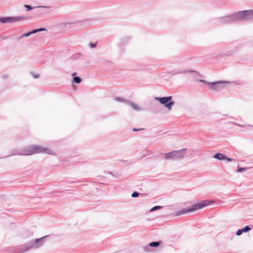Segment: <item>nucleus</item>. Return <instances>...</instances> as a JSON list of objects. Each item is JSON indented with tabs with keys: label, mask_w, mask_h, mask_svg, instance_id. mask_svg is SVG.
<instances>
[{
	"label": "nucleus",
	"mask_w": 253,
	"mask_h": 253,
	"mask_svg": "<svg viewBox=\"0 0 253 253\" xmlns=\"http://www.w3.org/2000/svg\"><path fill=\"white\" fill-rule=\"evenodd\" d=\"M253 20V10H245L235 12L231 14L221 16L217 18L219 24H231L243 20Z\"/></svg>",
	"instance_id": "1"
},
{
	"label": "nucleus",
	"mask_w": 253,
	"mask_h": 253,
	"mask_svg": "<svg viewBox=\"0 0 253 253\" xmlns=\"http://www.w3.org/2000/svg\"><path fill=\"white\" fill-rule=\"evenodd\" d=\"M36 154L54 155L55 152L47 147L38 145H31L21 148L13 150L10 156H30Z\"/></svg>",
	"instance_id": "2"
},
{
	"label": "nucleus",
	"mask_w": 253,
	"mask_h": 253,
	"mask_svg": "<svg viewBox=\"0 0 253 253\" xmlns=\"http://www.w3.org/2000/svg\"><path fill=\"white\" fill-rule=\"evenodd\" d=\"M47 236H45L36 239L34 241H30L17 246L14 249L13 253H24L32 249H37L43 245L44 239Z\"/></svg>",
	"instance_id": "3"
},
{
	"label": "nucleus",
	"mask_w": 253,
	"mask_h": 253,
	"mask_svg": "<svg viewBox=\"0 0 253 253\" xmlns=\"http://www.w3.org/2000/svg\"><path fill=\"white\" fill-rule=\"evenodd\" d=\"M211 201L205 200L200 202L196 203L188 208L181 209L175 213V216H179L182 214H187L194 211L201 209L208 205H211Z\"/></svg>",
	"instance_id": "4"
},
{
	"label": "nucleus",
	"mask_w": 253,
	"mask_h": 253,
	"mask_svg": "<svg viewBox=\"0 0 253 253\" xmlns=\"http://www.w3.org/2000/svg\"><path fill=\"white\" fill-rule=\"evenodd\" d=\"M155 99L158 101L169 110H170L172 105L174 104V102L172 100V96H171L162 97H156Z\"/></svg>",
	"instance_id": "5"
},
{
	"label": "nucleus",
	"mask_w": 253,
	"mask_h": 253,
	"mask_svg": "<svg viewBox=\"0 0 253 253\" xmlns=\"http://www.w3.org/2000/svg\"><path fill=\"white\" fill-rule=\"evenodd\" d=\"M207 83L211 89L212 90H220L223 88L224 84H231L232 83L229 81H219Z\"/></svg>",
	"instance_id": "6"
},
{
	"label": "nucleus",
	"mask_w": 253,
	"mask_h": 253,
	"mask_svg": "<svg viewBox=\"0 0 253 253\" xmlns=\"http://www.w3.org/2000/svg\"><path fill=\"white\" fill-rule=\"evenodd\" d=\"M27 19L26 16H19L15 17H0V22L2 23H13Z\"/></svg>",
	"instance_id": "7"
},
{
	"label": "nucleus",
	"mask_w": 253,
	"mask_h": 253,
	"mask_svg": "<svg viewBox=\"0 0 253 253\" xmlns=\"http://www.w3.org/2000/svg\"><path fill=\"white\" fill-rule=\"evenodd\" d=\"M239 45H238L236 43H233L232 44V47L235 48L233 50H231L228 52L225 53H220L219 55L221 56H231L237 50V48L239 47Z\"/></svg>",
	"instance_id": "8"
},
{
	"label": "nucleus",
	"mask_w": 253,
	"mask_h": 253,
	"mask_svg": "<svg viewBox=\"0 0 253 253\" xmlns=\"http://www.w3.org/2000/svg\"><path fill=\"white\" fill-rule=\"evenodd\" d=\"M186 149H182L178 150H174L176 160L182 159L184 157Z\"/></svg>",
	"instance_id": "9"
},
{
	"label": "nucleus",
	"mask_w": 253,
	"mask_h": 253,
	"mask_svg": "<svg viewBox=\"0 0 253 253\" xmlns=\"http://www.w3.org/2000/svg\"><path fill=\"white\" fill-rule=\"evenodd\" d=\"M192 72H196V71L188 70V69H179L176 71H172L171 72V74L172 75H177V74H184L187 73H192Z\"/></svg>",
	"instance_id": "10"
},
{
	"label": "nucleus",
	"mask_w": 253,
	"mask_h": 253,
	"mask_svg": "<svg viewBox=\"0 0 253 253\" xmlns=\"http://www.w3.org/2000/svg\"><path fill=\"white\" fill-rule=\"evenodd\" d=\"M251 230V228L249 225H247L245 226L244 228L242 229H238L236 233L237 236H240L243 233L247 232Z\"/></svg>",
	"instance_id": "11"
},
{
	"label": "nucleus",
	"mask_w": 253,
	"mask_h": 253,
	"mask_svg": "<svg viewBox=\"0 0 253 253\" xmlns=\"http://www.w3.org/2000/svg\"><path fill=\"white\" fill-rule=\"evenodd\" d=\"M24 7L26 9V10H27V11L36 8H46V9L51 8V7L49 6L40 5V6H32L31 5H28V4H25Z\"/></svg>",
	"instance_id": "12"
},
{
	"label": "nucleus",
	"mask_w": 253,
	"mask_h": 253,
	"mask_svg": "<svg viewBox=\"0 0 253 253\" xmlns=\"http://www.w3.org/2000/svg\"><path fill=\"white\" fill-rule=\"evenodd\" d=\"M165 158L167 160H175L176 158L175 157V153L174 151L166 153L164 154Z\"/></svg>",
	"instance_id": "13"
},
{
	"label": "nucleus",
	"mask_w": 253,
	"mask_h": 253,
	"mask_svg": "<svg viewBox=\"0 0 253 253\" xmlns=\"http://www.w3.org/2000/svg\"><path fill=\"white\" fill-rule=\"evenodd\" d=\"M130 37L126 36L122 38L119 42V45L120 47H123L125 45H126L128 42L130 41Z\"/></svg>",
	"instance_id": "14"
},
{
	"label": "nucleus",
	"mask_w": 253,
	"mask_h": 253,
	"mask_svg": "<svg viewBox=\"0 0 253 253\" xmlns=\"http://www.w3.org/2000/svg\"><path fill=\"white\" fill-rule=\"evenodd\" d=\"M127 104L130 105L132 109L134 111H141V108L133 102H131V101L128 100Z\"/></svg>",
	"instance_id": "15"
},
{
	"label": "nucleus",
	"mask_w": 253,
	"mask_h": 253,
	"mask_svg": "<svg viewBox=\"0 0 253 253\" xmlns=\"http://www.w3.org/2000/svg\"><path fill=\"white\" fill-rule=\"evenodd\" d=\"M76 73H74L73 74H72V76H73V81H72V83L74 84V83H75V84H80L82 82V79L80 77H78V76H76Z\"/></svg>",
	"instance_id": "16"
},
{
	"label": "nucleus",
	"mask_w": 253,
	"mask_h": 253,
	"mask_svg": "<svg viewBox=\"0 0 253 253\" xmlns=\"http://www.w3.org/2000/svg\"><path fill=\"white\" fill-rule=\"evenodd\" d=\"M225 155L222 153H217L213 155V158L218 160L222 161L224 160V159L225 158Z\"/></svg>",
	"instance_id": "17"
},
{
	"label": "nucleus",
	"mask_w": 253,
	"mask_h": 253,
	"mask_svg": "<svg viewBox=\"0 0 253 253\" xmlns=\"http://www.w3.org/2000/svg\"><path fill=\"white\" fill-rule=\"evenodd\" d=\"M115 100L117 102L124 103L126 104H127V102L128 101V100H126V99L124 98L121 97H116L115 98Z\"/></svg>",
	"instance_id": "18"
},
{
	"label": "nucleus",
	"mask_w": 253,
	"mask_h": 253,
	"mask_svg": "<svg viewBox=\"0 0 253 253\" xmlns=\"http://www.w3.org/2000/svg\"><path fill=\"white\" fill-rule=\"evenodd\" d=\"M161 244V241L152 242L149 244L150 247H157Z\"/></svg>",
	"instance_id": "19"
},
{
	"label": "nucleus",
	"mask_w": 253,
	"mask_h": 253,
	"mask_svg": "<svg viewBox=\"0 0 253 253\" xmlns=\"http://www.w3.org/2000/svg\"><path fill=\"white\" fill-rule=\"evenodd\" d=\"M35 34V32L34 29L32 30V31H29L28 32L25 33L24 34L22 35L21 36V38H23L24 37H28L30 36V35H31L32 34Z\"/></svg>",
	"instance_id": "20"
},
{
	"label": "nucleus",
	"mask_w": 253,
	"mask_h": 253,
	"mask_svg": "<svg viewBox=\"0 0 253 253\" xmlns=\"http://www.w3.org/2000/svg\"><path fill=\"white\" fill-rule=\"evenodd\" d=\"M162 208V206H155L154 207H153L150 210V212H152V211H157L158 210H160Z\"/></svg>",
	"instance_id": "21"
},
{
	"label": "nucleus",
	"mask_w": 253,
	"mask_h": 253,
	"mask_svg": "<svg viewBox=\"0 0 253 253\" xmlns=\"http://www.w3.org/2000/svg\"><path fill=\"white\" fill-rule=\"evenodd\" d=\"M246 169H247L246 168H241V167H240L238 166L237 168V171L239 172H242L245 171Z\"/></svg>",
	"instance_id": "22"
},
{
	"label": "nucleus",
	"mask_w": 253,
	"mask_h": 253,
	"mask_svg": "<svg viewBox=\"0 0 253 253\" xmlns=\"http://www.w3.org/2000/svg\"><path fill=\"white\" fill-rule=\"evenodd\" d=\"M139 193L138 192L134 191L131 194V197L132 198H137L139 196Z\"/></svg>",
	"instance_id": "23"
},
{
	"label": "nucleus",
	"mask_w": 253,
	"mask_h": 253,
	"mask_svg": "<svg viewBox=\"0 0 253 253\" xmlns=\"http://www.w3.org/2000/svg\"><path fill=\"white\" fill-rule=\"evenodd\" d=\"M97 42L93 43V42H90L88 44V46L91 48H93L96 46Z\"/></svg>",
	"instance_id": "24"
},
{
	"label": "nucleus",
	"mask_w": 253,
	"mask_h": 253,
	"mask_svg": "<svg viewBox=\"0 0 253 253\" xmlns=\"http://www.w3.org/2000/svg\"><path fill=\"white\" fill-rule=\"evenodd\" d=\"M34 30H35V33H36L38 32L46 31V29L44 28H39V29H35Z\"/></svg>",
	"instance_id": "25"
},
{
	"label": "nucleus",
	"mask_w": 253,
	"mask_h": 253,
	"mask_svg": "<svg viewBox=\"0 0 253 253\" xmlns=\"http://www.w3.org/2000/svg\"><path fill=\"white\" fill-rule=\"evenodd\" d=\"M224 160L226 161L227 162H231L234 161L233 159L227 157L226 155L225 156V158L224 159Z\"/></svg>",
	"instance_id": "26"
},
{
	"label": "nucleus",
	"mask_w": 253,
	"mask_h": 253,
	"mask_svg": "<svg viewBox=\"0 0 253 253\" xmlns=\"http://www.w3.org/2000/svg\"><path fill=\"white\" fill-rule=\"evenodd\" d=\"M150 246H149V245L147 246H145L143 247V249L146 252H149L150 251L149 248Z\"/></svg>",
	"instance_id": "27"
},
{
	"label": "nucleus",
	"mask_w": 253,
	"mask_h": 253,
	"mask_svg": "<svg viewBox=\"0 0 253 253\" xmlns=\"http://www.w3.org/2000/svg\"><path fill=\"white\" fill-rule=\"evenodd\" d=\"M31 75L34 79H38L39 77V74H36L34 73L33 72L31 73Z\"/></svg>",
	"instance_id": "28"
},
{
	"label": "nucleus",
	"mask_w": 253,
	"mask_h": 253,
	"mask_svg": "<svg viewBox=\"0 0 253 253\" xmlns=\"http://www.w3.org/2000/svg\"><path fill=\"white\" fill-rule=\"evenodd\" d=\"M144 128H133L132 129V131H140V130H143Z\"/></svg>",
	"instance_id": "29"
},
{
	"label": "nucleus",
	"mask_w": 253,
	"mask_h": 253,
	"mask_svg": "<svg viewBox=\"0 0 253 253\" xmlns=\"http://www.w3.org/2000/svg\"><path fill=\"white\" fill-rule=\"evenodd\" d=\"M200 82H202V83H206V84H208V83H207L208 82H206V81H205V80H200Z\"/></svg>",
	"instance_id": "30"
},
{
	"label": "nucleus",
	"mask_w": 253,
	"mask_h": 253,
	"mask_svg": "<svg viewBox=\"0 0 253 253\" xmlns=\"http://www.w3.org/2000/svg\"><path fill=\"white\" fill-rule=\"evenodd\" d=\"M238 126H243V125H239V124H237Z\"/></svg>",
	"instance_id": "31"
},
{
	"label": "nucleus",
	"mask_w": 253,
	"mask_h": 253,
	"mask_svg": "<svg viewBox=\"0 0 253 253\" xmlns=\"http://www.w3.org/2000/svg\"><path fill=\"white\" fill-rule=\"evenodd\" d=\"M109 174H111V175H113V173H112V172H109Z\"/></svg>",
	"instance_id": "32"
},
{
	"label": "nucleus",
	"mask_w": 253,
	"mask_h": 253,
	"mask_svg": "<svg viewBox=\"0 0 253 253\" xmlns=\"http://www.w3.org/2000/svg\"><path fill=\"white\" fill-rule=\"evenodd\" d=\"M3 78H7V76H3Z\"/></svg>",
	"instance_id": "33"
},
{
	"label": "nucleus",
	"mask_w": 253,
	"mask_h": 253,
	"mask_svg": "<svg viewBox=\"0 0 253 253\" xmlns=\"http://www.w3.org/2000/svg\"><path fill=\"white\" fill-rule=\"evenodd\" d=\"M249 126H251V127H253V126H252V125H249Z\"/></svg>",
	"instance_id": "34"
}]
</instances>
